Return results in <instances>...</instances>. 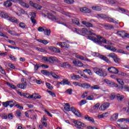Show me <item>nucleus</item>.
Listing matches in <instances>:
<instances>
[{
    "label": "nucleus",
    "instance_id": "nucleus-13",
    "mask_svg": "<svg viewBox=\"0 0 129 129\" xmlns=\"http://www.w3.org/2000/svg\"><path fill=\"white\" fill-rule=\"evenodd\" d=\"M71 111L76 116H78V117H81V113L78 111V110H76L75 107H72L71 108Z\"/></svg>",
    "mask_w": 129,
    "mask_h": 129
},
{
    "label": "nucleus",
    "instance_id": "nucleus-41",
    "mask_svg": "<svg viewBox=\"0 0 129 129\" xmlns=\"http://www.w3.org/2000/svg\"><path fill=\"white\" fill-rule=\"evenodd\" d=\"M20 5L22 7H24V8H29V5H28L27 3H24L23 2L21 1Z\"/></svg>",
    "mask_w": 129,
    "mask_h": 129
},
{
    "label": "nucleus",
    "instance_id": "nucleus-47",
    "mask_svg": "<svg viewBox=\"0 0 129 129\" xmlns=\"http://www.w3.org/2000/svg\"><path fill=\"white\" fill-rule=\"evenodd\" d=\"M44 33H46L47 36H50V34H51V30L45 28Z\"/></svg>",
    "mask_w": 129,
    "mask_h": 129
},
{
    "label": "nucleus",
    "instance_id": "nucleus-15",
    "mask_svg": "<svg viewBox=\"0 0 129 129\" xmlns=\"http://www.w3.org/2000/svg\"><path fill=\"white\" fill-rule=\"evenodd\" d=\"M82 24H83V25L86 26V27H87L88 28L93 27V25L91 23L87 21H83L82 22Z\"/></svg>",
    "mask_w": 129,
    "mask_h": 129
},
{
    "label": "nucleus",
    "instance_id": "nucleus-18",
    "mask_svg": "<svg viewBox=\"0 0 129 129\" xmlns=\"http://www.w3.org/2000/svg\"><path fill=\"white\" fill-rule=\"evenodd\" d=\"M57 61V58L53 56H50L48 57V63H50L51 64H53L55 63Z\"/></svg>",
    "mask_w": 129,
    "mask_h": 129
},
{
    "label": "nucleus",
    "instance_id": "nucleus-55",
    "mask_svg": "<svg viewBox=\"0 0 129 129\" xmlns=\"http://www.w3.org/2000/svg\"><path fill=\"white\" fill-rule=\"evenodd\" d=\"M83 31L85 32V33H87V32H89L90 35H94V33L91 32V31H88V30H87V29L86 28H83Z\"/></svg>",
    "mask_w": 129,
    "mask_h": 129
},
{
    "label": "nucleus",
    "instance_id": "nucleus-23",
    "mask_svg": "<svg viewBox=\"0 0 129 129\" xmlns=\"http://www.w3.org/2000/svg\"><path fill=\"white\" fill-rule=\"evenodd\" d=\"M7 32H8V33H9V34H10L12 36H15L16 37H18V36H20V34H16V31H15L14 30H8L7 31Z\"/></svg>",
    "mask_w": 129,
    "mask_h": 129
},
{
    "label": "nucleus",
    "instance_id": "nucleus-31",
    "mask_svg": "<svg viewBox=\"0 0 129 129\" xmlns=\"http://www.w3.org/2000/svg\"><path fill=\"white\" fill-rule=\"evenodd\" d=\"M51 49L53 52H54V53H60L61 52L59 48H56L55 47H51Z\"/></svg>",
    "mask_w": 129,
    "mask_h": 129
},
{
    "label": "nucleus",
    "instance_id": "nucleus-53",
    "mask_svg": "<svg viewBox=\"0 0 129 129\" xmlns=\"http://www.w3.org/2000/svg\"><path fill=\"white\" fill-rule=\"evenodd\" d=\"M29 98H34V99H40L41 96H34V95H29Z\"/></svg>",
    "mask_w": 129,
    "mask_h": 129
},
{
    "label": "nucleus",
    "instance_id": "nucleus-33",
    "mask_svg": "<svg viewBox=\"0 0 129 129\" xmlns=\"http://www.w3.org/2000/svg\"><path fill=\"white\" fill-rule=\"evenodd\" d=\"M65 105L66 106L64 107L65 110H66V111H70V104H69L68 103H67L65 104Z\"/></svg>",
    "mask_w": 129,
    "mask_h": 129
},
{
    "label": "nucleus",
    "instance_id": "nucleus-45",
    "mask_svg": "<svg viewBox=\"0 0 129 129\" xmlns=\"http://www.w3.org/2000/svg\"><path fill=\"white\" fill-rule=\"evenodd\" d=\"M46 85L48 89H50V90H52L53 89V86H52V85H51V84L49 83H46Z\"/></svg>",
    "mask_w": 129,
    "mask_h": 129
},
{
    "label": "nucleus",
    "instance_id": "nucleus-38",
    "mask_svg": "<svg viewBox=\"0 0 129 129\" xmlns=\"http://www.w3.org/2000/svg\"><path fill=\"white\" fill-rule=\"evenodd\" d=\"M38 41L39 42V43H42L44 45H47V44L49 43L47 40H45L38 39Z\"/></svg>",
    "mask_w": 129,
    "mask_h": 129
},
{
    "label": "nucleus",
    "instance_id": "nucleus-32",
    "mask_svg": "<svg viewBox=\"0 0 129 129\" xmlns=\"http://www.w3.org/2000/svg\"><path fill=\"white\" fill-rule=\"evenodd\" d=\"M99 105H100V104L99 103H96L93 107L92 108V110H94L95 111H96L99 108Z\"/></svg>",
    "mask_w": 129,
    "mask_h": 129
},
{
    "label": "nucleus",
    "instance_id": "nucleus-60",
    "mask_svg": "<svg viewBox=\"0 0 129 129\" xmlns=\"http://www.w3.org/2000/svg\"><path fill=\"white\" fill-rule=\"evenodd\" d=\"M36 50H37V51H39V52H45V49L42 48L36 47Z\"/></svg>",
    "mask_w": 129,
    "mask_h": 129
},
{
    "label": "nucleus",
    "instance_id": "nucleus-27",
    "mask_svg": "<svg viewBox=\"0 0 129 129\" xmlns=\"http://www.w3.org/2000/svg\"><path fill=\"white\" fill-rule=\"evenodd\" d=\"M116 97L117 98L118 101H122V99L124 98V96L123 95H120L119 94H117L116 95Z\"/></svg>",
    "mask_w": 129,
    "mask_h": 129
},
{
    "label": "nucleus",
    "instance_id": "nucleus-9",
    "mask_svg": "<svg viewBox=\"0 0 129 129\" xmlns=\"http://www.w3.org/2000/svg\"><path fill=\"white\" fill-rule=\"evenodd\" d=\"M117 35L122 38H128L129 39V34L123 31H118L117 32Z\"/></svg>",
    "mask_w": 129,
    "mask_h": 129
},
{
    "label": "nucleus",
    "instance_id": "nucleus-24",
    "mask_svg": "<svg viewBox=\"0 0 129 129\" xmlns=\"http://www.w3.org/2000/svg\"><path fill=\"white\" fill-rule=\"evenodd\" d=\"M47 15L49 19H51L52 21H56V20H58V18H56L55 16H54V15L51 13H48Z\"/></svg>",
    "mask_w": 129,
    "mask_h": 129
},
{
    "label": "nucleus",
    "instance_id": "nucleus-25",
    "mask_svg": "<svg viewBox=\"0 0 129 129\" xmlns=\"http://www.w3.org/2000/svg\"><path fill=\"white\" fill-rule=\"evenodd\" d=\"M71 77L73 79V80H78V79H80V78H81L79 75H76L74 74L71 75Z\"/></svg>",
    "mask_w": 129,
    "mask_h": 129
},
{
    "label": "nucleus",
    "instance_id": "nucleus-4",
    "mask_svg": "<svg viewBox=\"0 0 129 129\" xmlns=\"http://www.w3.org/2000/svg\"><path fill=\"white\" fill-rule=\"evenodd\" d=\"M62 25H63V26H66V27H67V28H69V29H71V30H72V31H73V32H74L75 33H77V34H81L82 33V31H81V30H79L77 28H73L72 27V24H64V23H62Z\"/></svg>",
    "mask_w": 129,
    "mask_h": 129
},
{
    "label": "nucleus",
    "instance_id": "nucleus-8",
    "mask_svg": "<svg viewBox=\"0 0 129 129\" xmlns=\"http://www.w3.org/2000/svg\"><path fill=\"white\" fill-rule=\"evenodd\" d=\"M59 66L61 68H66L67 69H70L72 67L71 64L68 62H61L59 63Z\"/></svg>",
    "mask_w": 129,
    "mask_h": 129
},
{
    "label": "nucleus",
    "instance_id": "nucleus-36",
    "mask_svg": "<svg viewBox=\"0 0 129 129\" xmlns=\"http://www.w3.org/2000/svg\"><path fill=\"white\" fill-rule=\"evenodd\" d=\"M63 2L68 5H73V4H74V0H64Z\"/></svg>",
    "mask_w": 129,
    "mask_h": 129
},
{
    "label": "nucleus",
    "instance_id": "nucleus-28",
    "mask_svg": "<svg viewBox=\"0 0 129 129\" xmlns=\"http://www.w3.org/2000/svg\"><path fill=\"white\" fill-rule=\"evenodd\" d=\"M92 9L94 11H97V12H100V11L102 10L101 7L98 6H93L92 7Z\"/></svg>",
    "mask_w": 129,
    "mask_h": 129
},
{
    "label": "nucleus",
    "instance_id": "nucleus-59",
    "mask_svg": "<svg viewBox=\"0 0 129 129\" xmlns=\"http://www.w3.org/2000/svg\"><path fill=\"white\" fill-rule=\"evenodd\" d=\"M30 16H31V19H34L36 18V13L35 12H31Z\"/></svg>",
    "mask_w": 129,
    "mask_h": 129
},
{
    "label": "nucleus",
    "instance_id": "nucleus-64",
    "mask_svg": "<svg viewBox=\"0 0 129 129\" xmlns=\"http://www.w3.org/2000/svg\"><path fill=\"white\" fill-rule=\"evenodd\" d=\"M66 92L68 93V94L71 95L72 94V90L71 89H69L66 91Z\"/></svg>",
    "mask_w": 129,
    "mask_h": 129
},
{
    "label": "nucleus",
    "instance_id": "nucleus-46",
    "mask_svg": "<svg viewBox=\"0 0 129 129\" xmlns=\"http://www.w3.org/2000/svg\"><path fill=\"white\" fill-rule=\"evenodd\" d=\"M72 23L75 24V25H77V26H80V23L77 20H72Z\"/></svg>",
    "mask_w": 129,
    "mask_h": 129
},
{
    "label": "nucleus",
    "instance_id": "nucleus-37",
    "mask_svg": "<svg viewBox=\"0 0 129 129\" xmlns=\"http://www.w3.org/2000/svg\"><path fill=\"white\" fill-rule=\"evenodd\" d=\"M83 72H85L86 73H88L89 75L92 76V72H91V70L90 69H86L83 70Z\"/></svg>",
    "mask_w": 129,
    "mask_h": 129
},
{
    "label": "nucleus",
    "instance_id": "nucleus-62",
    "mask_svg": "<svg viewBox=\"0 0 129 129\" xmlns=\"http://www.w3.org/2000/svg\"><path fill=\"white\" fill-rule=\"evenodd\" d=\"M8 118L9 119H13V118H14V115L13 113H11L8 114Z\"/></svg>",
    "mask_w": 129,
    "mask_h": 129
},
{
    "label": "nucleus",
    "instance_id": "nucleus-12",
    "mask_svg": "<svg viewBox=\"0 0 129 129\" xmlns=\"http://www.w3.org/2000/svg\"><path fill=\"white\" fill-rule=\"evenodd\" d=\"M56 45L59 46L61 48H66V49L69 48V44H67L66 42H57Z\"/></svg>",
    "mask_w": 129,
    "mask_h": 129
},
{
    "label": "nucleus",
    "instance_id": "nucleus-56",
    "mask_svg": "<svg viewBox=\"0 0 129 129\" xmlns=\"http://www.w3.org/2000/svg\"><path fill=\"white\" fill-rule=\"evenodd\" d=\"M19 26L22 29H25V28H26V24L23 22H21L19 24Z\"/></svg>",
    "mask_w": 129,
    "mask_h": 129
},
{
    "label": "nucleus",
    "instance_id": "nucleus-17",
    "mask_svg": "<svg viewBox=\"0 0 129 129\" xmlns=\"http://www.w3.org/2000/svg\"><path fill=\"white\" fill-rule=\"evenodd\" d=\"M73 64L77 66V67H83V63L80 61H77V60H74L73 61Z\"/></svg>",
    "mask_w": 129,
    "mask_h": 129
},
{
    "label": "nucleus",
    "instance_id": "nucleus-21",
    "mask_svg": "<svg viewBox=\"0 0 129 129\" xmlns=\"http://www.w3.org/2000/svg\"><path fill=\"white\" fill-rule=\"evenodd\" d=\"M0 17H2V18H4V19H9V15L8 14L6 13L5 12H0Z\"/></svg>",
    "mask_w": 129,
    "mask_h": 129
},
{
    "label": "nucleus",
    "instance_id": "nucleus-49",
    "mask_svg": "<svg viewBox=\"0 0 129 129\" xmlns=\"http://www.w3.org/2000/svg\"><path fill=\"white\" fill-rule=\"evenodd\" d=\"M33 7L34 8H35V9H37V10H41V9H42V7L40 6V5L37 4H34Z\"/></svg>",
    "mask_w": 129,
    "mask_h": 129
},
{
    "label": "nucleus",
    "instance_id": "nucleus-52",
    "mask_svg": "<svg viewBox=\"0 0 129 129\" xmlns=\"http://www.w3.org/2000/svg\"><path fill=\"white\" fill-rule=\"evenodd\" d=\"M85 103H86V100H82L79 103V104L80 106H82V105L85 104Z\"/></svg>",
    "mask_w": 129,
    "mask_h": 129
},
{
    "label": "nucleus",
    "instance_id": "nucleus-5",
    "mask_svg": "<svg viewBox=\"0 0 129 129\" xmlns=\"http://www.w3.org/2000/svg\"><path fill=\"white\" fill-rule=\"evenodd\" d=\"M73 122L75 124V126L78 129H81L82 127H85V126H86L85 124L78 120H75L73 121Z\"/></svg>",
    "mask_w": 129,
    "mask_h": 129
},
{
    "label": "nucleus",
    "instance_id": "nucleus-20",
    "mask_svg": "<svg viewBox=\"0 0 129 129\" xmlns=\"http://www.w3.org/2000/svg\"><path fill=\"white\" fill-rule=\"evenodd\" d=\"M106 19H107V22H109V23H114V24H118L117 22L115 21L114 19H113L111 17H109L108 15H107V17Z\"/></svg>",
    "mask_w": 129,
    "mask_h": 129
},
{
    "label": "nucleus",
    "instance_id": "nucleus-34",
    "mask_svg": "<svg viewBox=\"0 0 129 129\" xmlns=\"http://www.w3.org/2000/svg\"><path fill=\"white\" fill-rule=\"evenodd\" d=\"M119 122H123L125 121L126 123H129V118H120L118 120Z\"/></svg>",
    "mask_w": 129,
    "mask_h": 129
},
{
    "label": "nucleus",
    "instance_id": "nucleus-10",
    "mask_svg": "<svg viewBox=\"0 0 129 129\" xmlns=\"http://www.w3.org/2000/svg\"><path fill=\"white\" fill-rule=\"evenodd\" d=\"M108 71L110 73H113V74H117L118 73V70L113 67L108 68Z\"/></svg>",
    "mask_w": 129,
    "mask_h": 129
},
{
    "label": "nucleus",
    "instance_id": "nucleus-16",
    "mask_svg": "<svg viewBox=\"0 0 129 129\" xmlns=\"http://www.w3.org/2000/svg\"><path fill=\"white\" fill-rule=\"evenodd\" d=\"M76 58L77 59H80V60H82L83 61H87V62H90V59L87 58V57H84V56L80 55H76Z\"/></svg>",
    "mask_w": 129,
    "mask_h": 129
},
{
    "label": "nucleus",
    "instance_id": "nucleus-1",
    "mask_svg": "<svg viewBox=\"0 0 129 129\" xmlns=\"http://www.w3.org/2000/svg\"><path fill=\"white\" fill-rule=\"evenodd\" d=\"M97 37H91V40L93 41V42H95V43H96L97 44H98V45H102V43H104V44H107V45L109 44V42L104 37L101 36L100 35H97Z\"/></svg>",
    "mask_w": 129,
    "mask_h": 129
},
{
    "label": "nucleus",
    "instance_id": "nucleus-14",
    "mask_svg": "<svg viewBox=\"0 0 129 129\" xmlns=\"http://www.w3.org/2000/svg\"><path fill=\"white\" fill-rule=\"evenodd\" d=\"M80 11H81L82 13H84L85 14H90V13H91V10L86 7L80 8Z\"/></svg>",
    "mask_w": 129,
    "mask_h": 129
},
{
    "label": "nucleus",
    "instance_id": "nucleus-51",
    "mask_svg": "<svg viewBox=\"0 0 129 129\" xmlns=\"http://www.w3.org/2000/svg\"><path fill=\"white\" fill-rule=\"evenodd\" d=\"M47 92H48L50 95L52 96V97H56V94H55V93L52 92L51 91H47Z\"/></svg>",
    "mask_w": 129,
    "mask_h": 129
},
{
    "label": "nucleus",
    "instance_id": "nucleus-58",
    "mask_svg": "<svg viewBox=\"0 0 129 129\" xmlns=\"http://www.w3.org/2000/svg\"><path fill=\"white\" fill-rule=\"evenodd\" d=\"M106 28H108L109 29H113L114 27L111 24H106L105 25Z\"/></svg>",
    "mask_w": 129,
    "mask_h": 129
},
{
    "label": "nucleus",
    "instance_id": "nucleus-40",
    "mask_svg": "<svg viewBox=\"0 0 129 129\" xmlns=\"http://www.w3.org/2000/svg\"><path fill=\"white\" fill-rule=\"evenodd\" d=\"M113 60L117 64H119V63H120V59L117 57V55L114 58H113Z\"/></svg>",
    "mask_w": 129,
    "mask_h": 129
},
{
    "label": "nucleus",
    "instance_id": "nucleus-42",
    "mask_svg": "<svg viewBox=\"0 0 129 129\" xmlns=\"http://www.w3.org/2000/svg\"><path fill=\"white\" fill-rule=\"evenodd\" d=\"M7 85L9 86V87H10V88H13V89H16V88H17V87L14 85L10 83H7Z\"/></svg>",
    "mask_w": 129,
    "mask_h": 129
},
{
    "label": "nucleus",
    "instance_id": "nucleus-57",
    "mask_svg": "<svg viewBox=\"0 0 129 129\" xmlns=\"http://www.w3.org/2000/svg\"><path fill=\"white\" fill-rule=\"evenodd\" d=\"M41 67V66L39 65V64H36L34 66V70L35 71H37L39 68Z\"/></svg>",
    "mask_w": 129,
    "mask_h": 129
},
{
    "label": "nucleus",
    "instance_id": "nucleus-6",
    "mask_svg": "<svg viewBox=\"0 0 129 129\" xmlns=\"http://www.w3.org/2000/svg\"><path fill=\"white\" fill-rule=\"evenodd\" d=\"M96 74L101 77H105L107 75L106 73L102 70V69H97L95 72Z\"/></svg>",
    "mask_w": 129,
    "mask_h": 129
},
{
    "label": "nucleus",
    "instance_id": "nucleus-26",
    "mask_svg": "<svg viewBox=\"0 0 129 129\" xmlns=\"http://www.w3.org/2000/svg\"><path fill=\"white\" fill-rule=\"evenodd\" d=\"M85 118L86 119V120H88L89 121H90L91 122H94V119L93 118L90 117L88 116V115L85 116Z\"/></svg>",
    "mask_w": 129,
    "mask_h": 129
},
{
    "label": "nucleus",
    "instance_id": "nucleus-63",
    "mask_svg": "<svg viewBox=\"0 0 129 129\" xmlns=\"http://www.w3.org/2000/svg\"><path fill=\"white\" fill-rule=\"evenodd\" d=\"M87 99L88 100H93V99H94V97H93V95H91V96L87 97Z\"/></svg>",
    "mask_w": 129,
    "mask_h": 129
},
{
    "label": "nucleus",
    "instance_id": "nucleus-48",
    "mask_svg": "<svg viewBox=\"0 0 129 129\" xmlns=\"http://www.w3.org/2000/svg\"><path fill=\"white\" fill-rule=\"evenodd\" d=\"M117 55L114 54V53H111L108 55V57H110L111 58H113V59H114L115 57H116Z\"/></svg>",
    "mask_w": 129,
    "mask_h": 129
},
{
    "label": "nucleus",
    "instance_id": "nucleus-35",
    "mask_svg": "<svg viewBox=\"0 0 129 129\" xmlns=\"http://www.w3.org/2000/svg\"><path fill=\"white\" fill-rule=\"evenodd\" d=\"M8 20L12 23H17L18 22V20L14 17H9Z\"/></svg>",
    "mask_w": 129,
    "mask_h": 129
},
{
    "label": "nucleus",
    "instance_id": "nucleus-19",
    "mask_svg": "<svg viewBox=\"0 0 129 129\" xmlns=\"http://www.w3.org/2000/svg\"><path fill=\"white\" fill-rule=\"evenodd\" d=\"M12 0H7L6 2L4 3V6L6 8H10V7H12V3H11Z\"/></svg>",
    "mask_w": 129,
    "mask_h": 129
},
{
    "label": "nucleus",
    "instance_id": "nucleus-2",
    "mask_svg": "<svg viewBox=\"0 0 129 129\" xmlns=\"http://www.w3.org/2000/svg\"><path fill=\"white\" fill-rule=\"evenodd\" d=\"M80 87H82L83 88H85L86 89H88L90 88L92 90L100 89V87L97 85H95L93 86L90 85V84L88 83H83L81 84Z\"/></svg>",
    "mask_w": 129,
    "mask_h": 129
},
{
    "label": "nucleus",
    "instance_id": "nucleus-50",
    "mask_svg": "<svg viewBox=\"0 0 129 129\" xmlns=\"http://www.w3.org/2000/svg\"><path fill=\"white\" fill-rule=\"evenodd\" d=\"M62 81L63 82V85H69V84H70V82L68 81V80L63 79Z\"/></svg>",
    "mask_w": 129,
    "mask_h": 129
},
{
    "label": "nucleus",
    "instance_id": "nucleus-22",
    "mask_svg": "<svg viewBox=\"0 0 129 129\" xmlns=\"http://www.w3.org/2000/svg\"><path fill=\"white\" fill-rule=\"evenodd\" d=\"M17 87L18 88H20V89H25L26 87H27V83H21V84H18L17 85Z\"/></svg>",
    "mask_w": 129,
    "mask_h": 129
},
{
    "label": "nucleus",
    "instance_id": "nucleus-54",
    "mask_svg": "<svg viewBox=\"0 0 129 129\" xmlns=\"http://www.w3.org/2000/svg\"><path fill=\"white\" fill-rule=\"evenodd\" d=\"M117 81L118 83H119L121 85H123V84H124V83H123V81H122V80H121L120 79H117Z\"/></svg>",
    "mask_w": 129,
    "mask_h": 129
},
{
    "label": "nucleus",
    "instance_id": "nucleus-3",
    "mask_svg": "<svg viewBox=\"0 0 129 129\" xmlns=\"http://www.w3.org/2000/svg\"><path fill=\"white\" fill-rule=\"evenodd\" d=\"M92 56H94V57H99L100 59H102V60H104V61H105L106 62H107V63H108L109 64V63H110V61L109 60V59H108L107 57H106L104 55H100L99 53L98 52H92Z\"/></svg>",
    "mask_w": 129,
    "mask_h": 129
},
{
    "label": "nucleus",
    "instance_id": "nucleus-39",
    "mask_svg": "<svg viewBox=\"0 0 129 129\" xmlns=\"http://www.w3.org/2000/svg\"><path fill=\"white\" fill-rule=\"evenodd\" d=\"M50 75H51L53 78H55V79H59V78H60V77H59V76L56 75V74L53 72H50Z\"/></svg>",
    "mask_w": 129,
    "mask_h": 129
},
{
    "label": "nucleus",
    "instance_id": "nucleus-30",
    "mask_svg": "<svg viewBox=\"0 0 129 129\" xmlns=\"http://www.w3.org/2000/svg\"><path fill=\"white\" fill-rule=\"evenodd\" d=\"M41 73L43 74V75H46L47 76H49V75H51V73L50 72H49V71H47V70H41Z\"/></svg>",
    "mask_w": 129,
    "mask_h": 129
},
{
    "label": "nucleus",
    "instance_id": "nucleus-44",
    "mask_svg": "<svg viewBox=\"0 0 129 129\" xmlns=\"http://www.w3.org/2000/svg\"><path fill=\"white\" fill-rule=\"evenodd\" d=\"M107 49L110 50V51H112V52H115L116 51V49L114 48L113 46H110V47H107Z\"/></svg>",
    "mask_w": 129,
    "mask_h": 129
},
{
    "label": "nucleus",
    "instance_id": "nucleus-7",
    "mask_svg": "<svg viewBox=\"0 0 129 129\" xmlns=\"http://www.w3.org/2000/svg\"><path fill=\"white\" fill-rule=\"evenodd\" d=\"M2 104L4 107H8L10 106L11 108L15 105V103L13 101H7L6 102H4Z\"/></svg>",
    "mask_w": 129,
    "mask_h": 129
},
{
    "label": "nucleus",
    "instance_id": "nucleus-11",
    "mask_svg": "<svg viewBox=\"0 0 129 129\" xmlns=\"http://www.w3.org/2000/svg\"><path fill=\"white\" fill-rule=\"evenodd\" d=\"M108 107H109V104L108 103H104L100 106L99 109L101 111H103L107 109V108H108Z\"/></svg>",
    "mask_w": 129,
    "mask_h": 129
},
{
    "label": "nucleus",
    "instance_id": "nucleus-29",
    "mask_svg": "<svg viewBox=\"0 0 129 129\" xmlns=\"http://www.w3.org/2000/svg\"><path fill=\"white\" fill-rule=\"evenodd\" d=\"M97 16L98 17V18H100V19H102L103 20H104V19H106L107 15L103 14H98L97 15Z\"/></svg>",
    "mask_w": 129,
    "mask_h": 129
},
{
    "label": "nucleus",
    "instance_id": "nucleus-61",
    "mask_svg": "<svg viewBox=\"0 0 129 129\" xmlns=\"http://www.w3.org/2000/svg\"><path fill=\"white\" fill-rule=\"evenodd\" d=\"M9 58L12 60V61H17V58L14 56L13 55L9 56Z\"/></svg>",
    "mask_w": 129,
    "mask_h": 129
},
{
    "label": "nucleus",
    "instance_id": "nucleus-43",
    "mask_svg": "<svg viewBox=\"0 0 129 129\" xmlns=\"http://www.w3.org/2000/svg\"><path fill=\"white\" fill-rule=\"evenodd\" d=\"M45 30H46V27H39L38 29L37 30L38 32H44Z\"/></svg>",
    "mask_w": 129,
    "mask_h": 129
}]
</instances>
